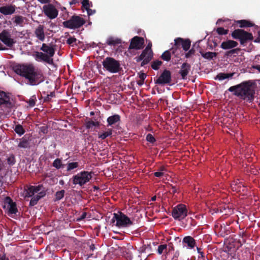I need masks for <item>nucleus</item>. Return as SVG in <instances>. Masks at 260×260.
Masks as SVG:
<instances>
[{"mask_svg": "<svg viewBox=\"0 0 260 260\" xmlns=\"http://www.w3.org/2000/svg\"><path fill=\"white\" fill-rule=\"evenodd\" d=\"M13 70L27 79L30 85H37L44 81L42 72L36 70L32 64H18L13 67Z\"/></svg>", "mask_w": 260, "mask_h": 260, "instance_id": "obj_1", "label": "nucleus"}, {"mask_svg": "<svg viewBox=\"0 0 260 260\" xmlns=\"http://www.w3.org/2000/svg\"><path fill=\"white\" fill-rule=\"evenodd\" d=\"M228 90L233 92L234 95L249 103L254 100L255 90L252 88L250 81H244L236 85L231 86Z\"/></svg>", "mask_w": 260, "mask_h": 260, "instance_id": "obj_2", "label": "nucleus"}, {"mask_svg": "<svg viewBox=\"0 0 260 260\" xmlns=\"http://www.w3.org/2000/svg\"><path fill=\"white\" fill-rule=\"evenodd\" d=\"M102 64L104 68L111 73H117L122 70L119 61L113 57H107L102 61Z\"/></svg>", "mask_w": 260, "mask_h": 260, "instance_id": "obj_3", "label": "nucleus"}, {"mask_svg": "<svg viewBox=\"0 0 260 260\" xmlns=\"http://www.w3.org/2000/svg\"><path fill=\"white\" fill-rule=\"evenodd\" d=\"M92 172L81 171L73 176V183L75 185L78 184L82 186L90 181L92 178Z\"/></svg>", "mask_w": 260, "mask_h": 260, "instance_id": "obj_4", "label": "nucleus"}, {"mask_svg": "<svg viewBox=\"0 0 260 260\" xmlns=\"http://www.w3.org/2000/svg\"><path fill=\"white\" fill-rule=\"evenodd\" d=\"M231 36L234 39L239 40L241 44L252 41L253 39L251 33L242 29H235L232 32Z\"/></svg>", "mask_w": 260, "mask_h": 260, "instance_id": "obj_5", "label": "nucleus"}, {"mask_svg": "<svg viewBox=\"0 0 260 260\" xmlns=\"http://www.w3.org/2000/svg\"><path fill=\"white\" fill-rule=\"evenodd\" d=\"M191 46V41L189 39L177 38L174 40V45L171 48L172 54H175L177 49L181 47L185 51L189 50Z\"/></svg>", "mask_w": 260, "mask_h": 260, "instance_id": "obj_6", "label": "nucleus"}, {"mask_svg": "<svg viewBox=\"0 0 260 260\" xmlns=\"http://www.w3.org/2000/svg\"><path fill=\"white\" fill-rule=\"evenodd\" d=\"M85 23V21L82 17L73 15L69 20L63 21L62 24L64 27L70 29H76L80 28Z\"/></svg>", "mask_w": 260, "mask_h": 260, "instance_id": "obj_7", "label": "nucleus"}, {"mask_svg": "<svg viewBox=\"0 0 260 260\" xmlns=\"http://www.w3.org/2000/svg\"><path fill=\"white\" fill-rule=\"evenodd\" d=\"M113 215L114 216L112 219V222L114 223L116 220V225L117 226L126 227L133 224V222L129 218L121 212L119 211L118 213H115Z\"/></svg>", "mask_w": 260, "mask_h": 260, "instance_id": "obj_8", "label": "nucleus"}, {"mask_svg": "<svg viewBox=\"0 0 260 260\" xmlns=\"http://www.w3.org/2000/svg\"><path fill=\"white\" fill-rule=\"evenodd\" d=\"M188 210L186 206L182 204L176 206L172 211V216L175 220L180 221L187 215Z\"/></svg>", "mask_w": 260, "mask_h": 260, "instance_id": "obj_9", "label": "nucleus"}, {"mask_svg": "<svg viewBox=\"0 0 260 260\" xmlns=\"http://www.w3.org/2000/svg\"><path fill=\"white\" fill-rule=\"evenodd\" d=\"M171 81V72L167 69H165L159 77L156 80H154L155 84L161 85H170Z\"/></svg>", "mask_w": 260, "mask_h": 260, "instance_id": "obj_10", "label": "nucleus"}, {"mask_svg": "<svg viewBox=\"0 0 260 260\" xmlns=\"http://www.w3.org/2000/svg\"><path fill=\"white\" fill-rule=\"evenodd\" d=\"M43 12L48 18L53 19L58 16V11L52 4L45 5L43 7Z\"/></svg>", "mask_w": 260, "mask_h": 260, "instance_id": "obj_11", "label": "nucleus"}, {"mask_svg": "<svg viewBox=\"0 0 260 260\" xmlns=\"http://www.w3.org/2000/svg\"><path fill=\"white\" fill-rule=\"evenodd\" d=\"M144 45V39L143 38L139 36H135L133 37L131 40L128 50H140L143 48Z\"/></svg>", "mask_w": 260, "mask_h": 260, "instance_id": "obj_12", "label": "nucleus"}, {"mask_svg": "<svg viewBox=\"0 0 260 260\" xmlns=\"http://www.w3.org/2000/svg\"><path fill=\"white\" fill-rule=\"evenodd\" d=\"M0 40L9 48H11L16 42L11 38L10 32L5 29L0 33Z\"/></svg>", "mask_w": 260, "mask_h": 260, "instance_id": "obj_13", "label": "nucleus"}, {"mask_svg": "<svg viewBox=\"0 0 260 260\" xmlns=\"http://www.w3.org/2000/svg\"><path fill=\"white\" fill-rule=\"evenodd\" d=\"M55 45L52 44H47L43 43L40 50L42 51L50 59H53L52 57L55 52Z\"/></svg>", "mask_w": 260, "mask_h": 260, "instance_id": "obj_14", "label": "nucleus"}, {"mask_svg": "<svg viewBox=\"0 0 260 260\" xmlns=\"http://www.w3.org/2000/svg\"><path fill=\"white\" fill-rule=\"evenodd\" d=\"M4 204V207L7 206L10 214H15L18 212L16 203L14 202L10 197H7L5 198Z\"/></svg>", "mask_w": 260, "mask_h": 260, "instance_id": "obj_15", "label": "nucleus"}, {"mask_svg": "<svg viewBox=\"0 0 260 260\" xmlns=\"http://www.w3.org/2000/svg\"><path fill=\"white\" fill-rule=\"evenodd\" d=\"M147 49H144L137 59V62H139L142 60V62L141 64L142 67H143L145 65L148 64L152 58V55H151V53H149L148 55H147Z\"/></svg>", "mask_w": 260, "mask_h": 260, "instance_id": "obj_16", "label": "nucleus"}, {"mask_svg": "<svg viewBox=\"0 0 260 260\" xmlns=\"http://www.w3.org/2000/svg\"><path fill=\"white\" fill-rule=\"evenodd\" d=\"M35 58L38 61H44L49 64H52L53 63V59H50L47 55L42 52H36Z\"/></svg>", "mask_w": 260, "mask_h": 260, "instance_id": "obj_17", "label": "nucleus"}, {"mask_svg": "<svg viewBox=\"0 0 260 260\" xmlns=\"http://www.w3.org/2000/svg\"><path fill=\"white\" fill-rule=\"evenodd\" d=\"M15 10L16 6L12 5L4 6L0 7V13L5 15H12L15 13Z\"/></svg>", "mask_w": 260, "mask_h": 260, "instance_id": "obj_18", "label": "nucleus"}, {"mask_svg": "<svg viewBox=\"0 0 260 260\" xmlns=\"http://www.w3.org/2000/svg\"><path fill=\"white\" fill-rule=\"evenodd\" d=\"M2 105H4L7 108H11L12 106L10 98L3 91L0 93V106Z\"/></svg>", "mask_w": 260, "mask_h": 260, "instance_id": "obj_19", "label": "nucleus"}, {"mask_svg": "<svg viewBox=\"0 0 260 260\" xmlns=\"http://www.w3.org/2000/svg\"><path fill=\"white\" fill-rule=\"evenodd\" d=\"M191 69V66L187 63L184 62L181 66V69L179 71V73L180 74L182 79H185L186 78V76L188 74L189 71Z\"/></svg>", "mask_w": 260, "mask_h": 260, "instance_id": "obj_20", "label": "nucleus"}, {"mask_svg": "<svg viewBox=\"0 0 260 260\" xmlns=\"http://www.w3.org/2000/svg\"><path fill=\"white\" fill-rule=\"evenodd\" d=\"M238 45V43L236 41L228 40L226 41L222 42L220 47L224 50H229L237 47Z\"/></svg>", "mask_w": 260, "mask_h": 260, "instance_id": "obj_21", "label": "nucleus"}, {"mask_svg": "<svg viewBox=\"0 0 260 260\" xmlns=\"http://www.w3.org/2000/svg\"><path fill=\"white\" fill-rule=\"evenodd\" d=\"M35 34L36 37L40 41H44L45 38L44 26L42 25H39L37 28H36Z\"/></svg>", "mask_w": 260, "mask_h": 260, "instance_id": "obj_22", "label": "nucleus"}, {"mask_svg": "<svg viewBox=\"0 0 260 260\" xmlns=\"http://www.w3.org/2000/svg\"><path fill=\"white\" fill-rule=\"evenodd\" d=\"M231 187L233 190L236 192H240L241 188H244V186L242 182L240 181L239 179H237L232 182ZM242 191H244V189H242Z\"/></svg>", "mask_w": 260, "mask_h": 260, "instance_id": "obj_23", "label": "nucleus"}, {"mask_svg": "<svg viewBox=\"0 0 260 260\" xmlns=\"http://www.w3.org/2000/svg\"><path fill=\"white\" fill-rule=\"evenodd\" d=\"M121 42L120 39L112 36L108 37L106 41L107 45L110 46H115L120 44Z\"/></svg>", "mask_w": 260, "mask_h": 260, "instance_id": "obj_24", "label": "nucleus"}, {"mask_svg": "<svg viewBox=\"0 0 260 260\" xmlns=\"http://www.w3.org/2000/svg\"><path fill=\"white\" fill-rule=\"evenodd\" d=\"M183 243L186 244L190 248H193L196 246V240L189 236H186L183 238Z\"/></svg>", "mask_w": 260, "mask_h": 260, "instance_id": "obj_25", "label": "nucleus"}, {"mask_svg": "<svg viewBox=\"0 0 260 260\" xmlns=\"http://www.w3.org/2000/svg\"><path fill=\"white\" fill-rule=\"evenodd\" d=\"M113 133V129L111 128H107L106 131L103 132H99L98 133V138L102 140H104L107 137L111 136Z\"/></svg>", "mask_w": 260, "mask_h": 260, "instance_id": "obj_26", "label": "nucleus"}, {"mask_svg": "<svg viewBox=\"0 0 260 260\" xmlns=\"http://www.w3.org/2000/svg\"><path fill=\"white\" fill-rule=\"evenodd\" d=\"M18 147L22 148H28L30 147V142L26 136L22 137L20 140V142L18 145Z\"/></svg>", "mask_w": 260, "mask_h": 260, "instance_id": "obj_27", "label": "nucleus"}, {"mask_svg": "<svg viewBox=\"0 0 260 260\" xmlns=\"http://www.w3.org/2000/svg\"><path fill=\"white\" fill-rule=\"evenodd\" d=\"M120 120V116L118 114H115L114 115L109 116L107 120L108 125H112L114 124L117 122H119Z\"/></svg>", "mask_w": 260, "mask_h": 260, "instance_id": "obj_28", "label": "nucleus"}, {"mask_svg": "<svg viewBox=\"0 0 260 260\" xmlns=\"http://www.w3.org/2000/svg\"><path fill=\"white\" fill-rule=\"evenodd\" d=\"M237 24H239V26L241 28L243 27H252L254 25V24L250 21L247 20H238L237 22Z\"/></svg>", "mask_w": 260, "mask_h": 260, "instance_id": "obj_29", "label": "nucleus"}, {"mask_svg": "<svg viewBox=\"0 0 260 260\" xmlns=\"http://www.w3.org/2000/svg\"><path fill=\"white\" fill-rule=\"evenodd\" d=\"M228 225H221L219 229V234L220 236L224 237L230 233Z\"/></svg>", "mask_w": 260, "mask_h": 260, "instance_id": "obj_30", "label": "nucleus"}, {"mask_svg": "<svg viewBox=\"0 0 260 260\" xmlns=\"http://www.w3.org/2000/svg\"><path fill=\"white\" fill-rule=\"evenodd\" d=\"M200 53L204 58L209 60L213 59V57H215L217 55V53L212 52H204L203 51H200Z\"/></svg>", "mask_w": 260, "mask_h": 260, "instance_id": "obj_31", "label": "nucleus"}, {"mask_svg": "<svg viewBox=\"0 0 260 260\" xmlns=\"http://www.w3.org/2000/svg\"><path fill=\"white\" fill-rule=\"evenodd\" d=\"M171 54H172L171 49L170 50L165 51L161 55V58L162 60L169 61L171 59Z\"/></svg>", "mask_w": 260, "mask_h": 260, "instance_id": "obj_32", "label": "nucleus"}, {"mask_svg": "<svg viewBox=\"0 0 260 260\" xmlns=\"http://www.w3.org/2000/svg\"><path fill=\"white\" fill-rule=\"evenodd\" d=\"M233 74L220 73L216 76L215 79H218L219 80H222L226 78H229V77H231L233 76Z\"/></svg>", "mask_w": 260, "mask_h": 260, "instance_id": "obj_33", "label": "nucleus"}, {"mask_svg": "<svg viewBox=\"0 0 260 260\" xmlns=\"http://www.w3.org/2000/svg\"><path fill=\"white\" fill-rule=\"evenodd\" d=\"M15 132L19 136H21L25 133V129L21 124H17L14 128Z\"/></svg>", "mask_w": 260, "mask_h": 260, "instance_id": "obj_34", "label": "nucleus"}, {"mask_svg": "<svg viewBox=\"0 0 260 260\" xmlns=\"http://www.w3.org/2000/svg\"><path fill=\"white\" fill-rule=\"evenodd\" d=\"M64 193L65 191L63 189L57 191L55 194L54 201H59L62 199L64 196Z\"/></svg>", "mask_w": 260, "mask_h": 260, "instance_id": "obj_35", "label": "nucleus"}, {"mask_svg": "<svg viewBox=\"0 0 260 260\" xmlns=\"http://www.w3.org/2000/svg\"><path fill=\"white\" fill-rule=\"evenodd\" d=\"M52 166L57 169H59L63 167L61 159L60 158L55 159L52 163Z\"/></svg>", "mask_w": 260, "mask_h": 260, "instance_id": "obj_36", "label": "nucleus"}, {"mask_svg": "<svg viewBox=\"0 0 260 260\" xmlns=\"http://www.w3.org/2000/svg\"><path fill=\"white\" fill-rule=\"evenodd\" d=\"M79 167V163L78 162H69L67 164V170L68 172L72 170L75 169Z\"/></svg>", "mask_w": 260, "mask_h": 260, "instance_id": "obj_37", "label": "nucleus"}, {"mask_svg": "<svg viewBox=\"0 0 260 260\" xmlns=\"http://www.w3.org/2000/svg\"><path fill=\"white\" fill-rule=\"evenodd\" d=\"M14 22L16 24V25H22L24 22V17L22 16L17 15L15 16L14 18Z\"/></svg>", "mask_w": 260, "mask_h": 260, "instance_id": "obj_38", "label": "nucleus"}, {"mask_svg": "<svg viewBox=\"0 0 260 260\" xmlns=\"http://www.w3.org/2000/svg\"><path fill=\"white\" fill-rule=\"evenodd\" d=\"M25 192L26 197H31L33 196L35 193L34 186L28 187L27 189H25Z\"/></svg>", "mask_w": 260, "mask_h": 260, "instance_id": "obj_39", "label": "nucleus"}, {"mask_svg": "<svg viewBox=\"0 0 260 260\" xmlns=\"http://www.w3.org/2000/svg\"><path fill=\"white\" fill-rule=\"evenodd\" d=\"M77 40L75 38L72 37H69L67 40V43L72 47L77 46Z\"/></svg>", "mask_w": 260, "mask_h": 260, "instance_id": "obj_40", "label": "nucleus"}, {"mask_svg": "<svg viewBox=\"0 0 260 260\" xmlns=\"http://www.w3.org/2000/svg\"><path fill=\"white\" fill-rule=\"evenodd\" d=\"M162 63V61L160 60L154 61L151 64V68L154 70H157Z\"/></svg>", "mask_w": 260, "mask_h": 260, "instance_id": "obj_41", "label": "nucleus"}, {"mask_svg": "<svg viewBox=\"0 0 260 260\" xmlns=\"http://www.w3.org/2000/svg\"><path fill=\"white\" fill-rule=\"evenodd\" d=\"M37 101V98L35 95L31 96L28 101L26 102L28 103L29 107H33L36 105V102Z\"/></svg>", "mask_w": 260, "mask_h": 260, "instance_id": "obj_42", "label": "nucleus"}, {"mask_svg": "<svg viewBox=\"0 0 260 260\" xmlns=\"http://www.w3.org/2000/svg\"><path fill=\"white\" fill-rule=\"evenodd\" d=\"M146 140L151 144H154L156 142L155 138L151 134H148L147 135L146 137Z\"/></svg>", "mask_w": 260, "mask_h": 260, "instance_id": "obj_43", "label": "nucleus"}, {"mask_svg": "<svg viewBox=\"0 0 260 260\" xmlns=\"http://www.w3.org/2000/svg\"><path fill=\"white\" fill-rule=\"evenodd\" d=\"M216 32L219 35H224L228 34L229 32L228 29H225L223 27H220L216 29Z\"/></svg>", "mask_w": 260, "mask_h": 260, "instance_id": "obj_44", "label": "nucleus"}, {"mask_svg": "<svg viewBox=\"0 0 260 260\" xmlns=\"http://www.w3.org/2000/svg\"><path fill=\"white\" fill-rule=\"evenodd\" d=\"M39 197H38L37 196H34L30 201L29 206H34L36 205L38 203V202L39 201Z\"/></svg>", "mask_w": 260, "mask_h": 260, "instance_id": "obj_45", "label": "nucleus"}, {"mask_svg": "<svg viewBox=\"0 0 260 260\" xmlns=\"http://www.w3.org/2000/svg\"><path fill=\"white\" fill-rule=\"evenodd\" d=\"M7 163L10 165L12 166L15 163V158L14 155L12 154L7 158Z\"/></svg>", "mask_w": 260, "mask_h": 260, "instance_id": "obj_46", "label": "nucleus"}, {"mask_svg": "<svg viewBox=\"0 0 260 260\" xmlns=\"http://www.w3.org/2000/svg\"><path fill=\"white\" fill-rule=\"evenodd\" d=\"M188 51L185 54V57L186 58H190L192 55H193L196 52V50L193 48H192L191 49L188 50Z\"/></svg>", "mask_w": 260, "mask_h": 260, "instance_id": "obj_47", "label": "nucleus"}, {"mask_svg": "<svg viewBox=\"0 0 260 260\" xmlns=\"http://www.w3.org/2000/svg\"><path fill=\"white\" fill-rule=\"evenodd\" d=\"M81 3H82V7L84 8L85 9H86V10L88 9L90 7V5L89 0H82Z\"/></svg>", "mask_w": 260, "mask_h": 260, "instance_id": "obj_48", "label": "nucleus"}, {"mask_svg": "<svg viewBox=\"0 0 260 260\" xmlns=\"http://www.w3.org/2000/svg\"><path fill=\"white\" fill-rule=\"evenodd\" d=\"M167 246L166 244L160 245L158 247L157 252L159 254L162 253L163 251L167 249Z\"/></svg>", "mask_w": 260, "mask_h": 260, "instance_id": "obj_49", "label": "nucleus"}, {"mask_svg": "<svg viewBox=\"0 0 260 260\" xmlns=\"http://www.w3.org/2000/svg\"><path fill=\"white\" fill-rule=\"evenodd\" d=\"M94 125H95L94 121H93L92 120H89V121L86 122L85 126H86V129H89L91 128H92L93 126H94Z\"/></svg>", "mask_w": 260, "mask_h": 260, "instance_id": "obj_50", "label": "nucleus"}, {"mask_svg": "<svg viewBox=\"0 0 260 260\" xmlns=\"http://www.w3.org/2000/svg\"><path fill=\"white\" fill-rule=\"evenodd\" d=\"M55 96V93L53 92H50L49 94H47V96L45 98V102H49L50 101L51 98Z\"/></svg>", "mask_w": 260, "mask_h": 260, "instance_id": "obj_51", "label": "nucleus"}, {"mask_svg": "<svg viewBox=\"0 0 260 260\" xmlns=\"http://www.w3.org/2000/svg\"><path fill=\"white\" fill-rule=\"evenodd\" d=\"M152 46L151 43H149L145 49H147V54L148 55L149 53H151V55H153L152 51L151 49Z\"/></svg>", "mask_w": 260, "mask_h": 260, "instance_id": "obj_52", "label": "nucleus"}, {"mask_svg": "<svg viewBox=\"0 0 260 260\" xmlns=\"http://www.w3.org/2000/svg\"><path fill=\"white\" fill-rule=\"evenodd\" d=\"M231 53H232V54H238V53L239 52V51H240V49L239 48H232V49H231V50H230Z\"/></svg>", "mask_w": 260, "mask_h": 260, "instance_id": "obj_53", "label": "nucleus"}, {"mask_svg": "<svg viewBox=\"0 0 260 260\" xmlns=\"http://www.w3.org/2000/svg\"><path fill=\"white\" fill-rule=\"evenodd\" d=\"M42 185H38L37 186H34V191L35 193H38L41 189Z\"/></svg>", "mask_w": 260, "mask_h": 260, "instance_id": "obj_54", "label": "nucleus"}, {"mask_svg": "<svg viewBox=\"0 0 260 260\" xmlns=\"http://www.w3.org/2000/svg\"><path fill=\"white\" fill-rule=\"evenodd\" d=\"M171 189L172 191V193L175 194V193L178 192V188L176 186H173L171 185Z\"/></svg>", "mask_w": 260, "mask_h": 260, "instance_id": "obj_55", "label": "nucleus"}, {"mask_svg": "<svg viewBox=\"0 0 260 260\" xmlns=\"http://www.w3.org/2000/svg\"><path fill=\"white\" fill-rule=\"evenodd\" d=\"M146 74L144 73H140L139 74V78L142 80H144L146 78Z\"/></svg>", "mask_w": 260, "mask_h": 260, "instance_id": "obj_56", "label": "nucleus"}, {"mask_svg": "<svg viewBox=\"0 0 260 260\" xmlns=\"http://www.w3.org/2000/svg\"><path fill=\"white\" fill-rule=\"evenodd\" d=\"M179 256V253L178 252H176L171 260H178Z\"/></svg>", "mask_w": 260, "mask_h": 260, "instance_id": "obj_57", "label": "nucleus"}, {"mask_svg": "<svg viewBox=\"0 0 260 260\" xmlns=\"http://www.w3.org/2000/svg\"><path fill=\"white\" fill-rule=\"evenodd\" d=\"M154 175L156 177H160L163 176L164 173L161 172H156L154 173Z\"/></svg>", "mask_w": 260, "mask_h": 260, "instance_id": "obj_58", "label": "nucleus"}, {"mask_svg": "<svg viewBox=\"0 0 260 260\" xmlns=\"http://www.w3.org/2000/svg\"><path fill=\"white\" fill-rule=\"evenodd\" d=\"M86 11L87 12V13H88V15H92V14H93L94 13H95V10L90 9V8L87 9Z\"/></svg>", "mask_w": 260, "mask_h": 260, "instance_id": "obj_59", "label": "nucleus"}, {"mask_svg": "<svg viewBox=\"0 0 260 260\" xmlns=\"http://www.w3.org/2000/svg\"><path fill=\"white\" fill-rule=\"evenodd\" d=\"M46 193L44 191H40L38 192V194H37L36 196H37L38 197H40V199L42 198H43V197H44L45 196Z\"/></svg>", "mask_w": 260, "mask_h": 260, "instance_id": "obj_60", "label": "nucleus"}, {"mask_svg": "<svg viewBox=\"0 0 260 260\" xmlns=\"http://www.w3.org/2000/svg\"><path fill=\"white\" fill-rule=\"evenodd\" d=\"M86 216V212H83L82 215H81L80 217L78 219V220H81L83 219H84Z\"/></svg>", "mask_w": 260, "mask_h": 260, "instance_id": "obj_61", "label": "nucleus"}, {"mask_svg": "<svg viewBox=\"0 0 260 260\" xmlns=\"http://www.w3.org/2000/svg\"><path fill=\"white\" fill-rule=\"evenodd\" d=\"M41 4H48L50 3V0H38Z\"/></svg>", "mask_w": 260, "mask_h": 260, "instance_id": "obj_62", "label": "nucleus"}, {"mask_svg": "<svg viewBox=\"0 0 260 260\" xmlns=\"http://www.w3.org/2000/svg\"><path fill=\"white\" fill-rule=\"evenodd\" d=\"M197 250L198 253L201 255V257H203L204 256V253L203 252L201 251V249L199 247H197Z\"/></svg>", "mask_w": 260, "mask_h": 260, "instance_id": "obj_63", "label": "nucleus"}, {"mask_svg": "<svg viewBox=\"0 0 260 260\" xmlns=\"http://www.w3.org/2000/svg\"><path fill=\"white\" fill-rule=\"evenodd\" d=\"M258 37L257 38H256L255 40V42H260V30L258 32Z\"/></svg>", "mask_w": 260, "mask_h": 260, "instance_id": "obj_64", "label": "nucleus"}]
</instances>
